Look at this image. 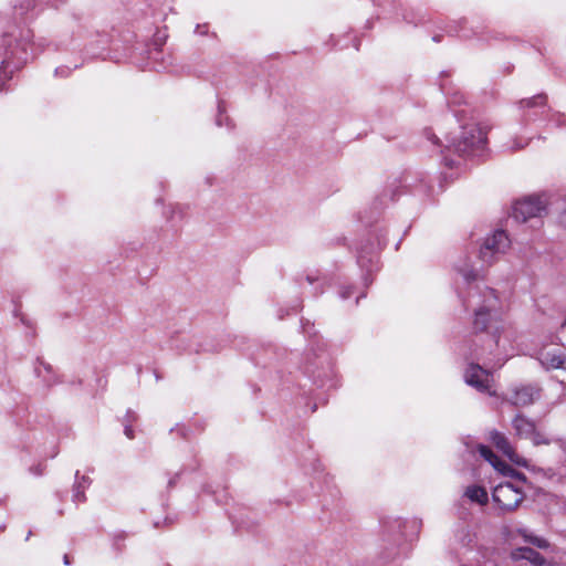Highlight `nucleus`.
<instances>
[{"instance_id": "1", "label": "nucleus", "mask_w": 566, "mask_h": 566, "mask_svg": "<svg viewBox=\"0 0 566 566\" xmlns=\"http://www.w3.org/2000/svg\"><path fill=\"white\" fill-rule=\"evenodd\" d=\"M461 274L469 283L464 306L472 307L474 313L472 328L476 347L472 354L478 358L505 354L514 342L516 332L503 317V306L497 293L480 282L471 284L478 277L473 270H463Z\"/></svg>"}, {"instance_id": "2", "label": "nucleus", "mask_w": 566, "mask_h": 566, "mask_svg": "<svg viewBox=\"0 0 566 566\" xmlns=\"http://www.w3.org/2000/svg\"><path fill=\"white\" fill-rule=\"evenodd\" d=\"M486 145V129L478 123L462 126L458 137L446 146L448 153H457L460 157L479 155Z\"/></svg>"}, {"instance_id": "3", "label": "nucleus", "mask_w": 566, "mask_h": 566, "mask_svg": "<svg viewBox=\"0 0 566 566\" xmlns=\"http://www.w3.org/2000/svg\"><path fill=\"white\" fill-rule=\"evenodd\" d=\"M29 40L30 36L28 34L13 46V36L11 34H6L0 39V91L10 77L11 71H8V69L11 65L18 67L20 63L28 60L27 49L30 45Z\"/></svg>"}, {"instance_id": "4", "label": "nucleus", "mask_w": 566, "mask_h": 566, "mask_svg": "<svg viewBox=\"0 0 566 566\" xmlns=\"http://www.w3.org/2000/svg\"><path fill=\"white\" fill-rule=\"evenodd\" d=\"M545 210L546 201L541 196H528L514 201L511 217L517 222L534 220L536 224H539Z\"/></svg>"}, {"instance_id": "5", "label": "nucleus", "mask_w": 566, "mask_h": 566, "mask_svg": "<svg viewBox=\"0 0 566 566\" xmlns=\"http://www.w3.org/2000/svg\"><path fill=\"white\" fill-rule=\"evenodd\" d=\"M511 245V241L503 230H496L491 235L486 237L480 248V259L486 264L491 265L497 260V256L504 254Z\"/></svg>"}, {"instance_id": "6", "label": "nucleus", "mask_w": 566, "mask_h": 566, "mask_svg": "<svg viewBox=\"0 0 566 566\" xmlns=\"http://www.w3.org/2000/svg\"><path fill=\"white\" fill-rule=\"evenodd\" d=\"M492 497L502 511L510 512L522 503L524 494L517 484L505 482L494 488Z\"/></svg>"}, {"instance_id": "7", "label": "nucleus", "mask_w": 566, "mask_h": 566, "mask_svg": "<svg viewBox=\"0 0 566 566\" xmlns=\"http://www.w3.org/2000/svg\"><path fill=\"white\" fill-rule=\"evenodd\" d=\"M464 380L469 386L474 387L480 392H486L489 395L495 394V391L492 390V374L489 370L482 368L480 365H469L464 373Z\"/></svg>"}, {"instance_id": "8", "label": "nucleus", "mask_w": 566, "mask_h": 566, "mask_svg": "<svg viewBox=\"0 0 566 566\" xmlns=\"http://www.w3.org/2000/svg\"><path fill=\"white\" fill-rule=\"evenodd\" d=\"M478 451H479L480 455L484 460H486L501 474H503L505 476L513 478L521 482H525V476L522 473L517 472L511 465H509L504 461L500 460L489 447H486L484 444H479Z\"/></svg>"}, {"instance_id": "9", "label": "nucleus", "mask_w": 566, "mask_h": 566, "mask_svg": "<svg viewBox=\"0 0 566 566\" xmlns=\"http://www.w3.org/2000/svg\"><path fill=\"white\" fill-rule=\"evenodd\" d=\"M538 360L546 369L566 370V349L554 346L544 347L538 353Z\"/></svg>"}, {"instance_id": "10", "label": "nucleus", "mask_w": 566, "mask_h": 566, "mask_svg": "<svg viewBox=\"0 0 566 566\" xmlns=\"http://www.w3.org/2000/svg\"><path fill=\"white\" fill-rule=\"evenodd\" d=\"M490 440L512 462H514V463H516L518 465H522V467H526L527 465V461L525 459H523L522 457H520L514 451V449L511 446L510 441L507 440V438L503 433H501L499 431H495V430L491 431L490 432Z\"/></svg>"}, {"instance_id": "11", "label": "nucleus", "mask_w": 566, "mask_h": 566, "mask_svg": "<svg viewBox=\"0 0 566 566\" xmlns=\"http://www.w3.org/2000/svg\"><path fill=\"white\" fill-rule=\"evenodd\" d=\"M539 391L535 386H522L513 390L510 401L515 406L524 407L537 400Z\"/></svg>"}, {"instance_id": "12", "label": "nucleus", "mask_w": 566, "mask_h": 566, "mask_svg": "<svg viewBox=\"0 0 566 566\" xmlns=\"http://www.w3.org/2000/svg\"><path fill=\"white\" fill-rule=\"evenodd\" d=\"M511 558L513 560L525 559L534 566H556L554 562L547 560L538 552L530 547H518L511 552Z\"/></svg>"}, {"instance_id": "13", "label": "nucleus", "mask_w": 566, "mask_h": 566, "mask_svg": "<svg viewBox=\"0 0 566 566\" xmlns=\"http://www.w3.org/2000/svg\"><path fill=\"white\" fill-rule=\"evenodd\" d=\"M34 373L45 386H52L57 382V377L52 366L43 360L38 359Z\"/></svg>"}, {"instance_id": "14", "label": "nucleus", "mask_w": 566, "mask_h": 566, "mask_svg": "<svg viewBox=\"0 0 566 566\" xmlns=\"http://www.w3.org/2000/svg\"><path fill=\"white\" fill-rule=\"evenodd\" d=\"M513 428L516 432V434L521 438H525V439H528L531 437V434H534V430L536 428L534 421H532L531 419L522 416V415H517L514 419H513Z\"/></svg>"}, {"instance_id": "15", "label": "nucleus", "mask_w": 566, "mask_h": 566, "mask_svg": "<svg viewBox=\"0 0 566 566\" xmlns=\"http://www.w3.org/2000/svg\"><path fill=\"white\" fill-rule=\"evenodd\" d=\"M464 496L471 502L485 505L489 501L488 492L483 486L470 485L464 491Z\"/></svg>"}, {"instance_id": "16", "label": "nucleus", "mask_w": 566, "mask_h": 566, "mask_svg": "<svg viewBox=\"0 0 566 566\" xmlns=\"http://www.w3.org/2000/svg\"><path fill=\"white\" fill-rule=\"evenodd\" d=\"M521 107L526 108H544L546 105V97L544 95H537L520 102Z\"/></svg>"}, {"instance_id": "17", "label": "nucleus", "mask_w": 566, "mask_h": 566, "mask_svg": "<svg viewBox=\"0 0 566 566\" xmlns=\"http://www.w3.org/2000/svg\"><path fill=\"white\" fill-rule=\"evenodd\" d=\"M518 533L523 536V538L526 542L535 545L538 548H547L548 547V542L546 539H544L542 537L530 535V534H527L526 530H518Z\"/></svg>"}, {"instance_id": "18", "label": "nucleus", "mask_w": 566, "mask_h": 566, "mask_svg": "<svg viewBox=\"0 0 566 566\" xmlns=\"http://www.w3.org/2000/svg\"><path fill=\"white\" fill-rule=\"evenodd\" d=\"M533 442L534 446H541V444H549L554 440L549 439L545 433L534 430V434H531L528 438Z\"/></svg>"}, {"instance_id": "19", "label": "nucleus", "mask_w": 566, "mask_h": 566, "mask_svg": "<svg viewBox=\"0 0 566 566\" xmlns=\"http://www.w3.org/2000/svg\"><path fill=\"white\" fill-rule=\"evenodd\" d=\"M216 124L218 126H230V118L224 114V111L221 106V104H219L218 106V116H217V119H216Z\"/></svg>"}, {"instance_id": "20", "label": "nucleus", "mask_w": 566, "mask_h": 566, "mask_svg": "<svg viewBox=\"0 0 566 566\" xmlns=\"http://www.w3.org/2000/svg\"><path fill=\"white\" fill-rule=\"evenodd\" d=\"M528 144V140H524V139H513V142L511 143L510 145V149L515 151V150H518V149H522L524 148L526 145Z\"/></svg>"}, {"instance_id": "21", "label": "nucleus", "mask_w": 566, "mask_h": 566, "mask_svg": "<svg viewBox=\"0 0 566 566\" xmlns=\"http://www.w3.org/2000/svg\"><path fill=\"white\" fill-rule=\"evenodd\" d=\"M83 489H84V484L82 482H78L76 488H75V492H74L75 501H83L84 500Z\"/></svg>"}, {"instance_id": "22", "label": "nucleus", "mask_w": 566, "mask_h": 566, "mask_svg": "<svg viewBox=\"0 0 566 566\" xmlns=\"http://www.w3.org/2000/svg\"><path fill=\"white\" fill-rule=\"evenodd\" d=\"M353 294V290L350 286L344 287L340 290L339 295L342 298H348Z\"/></svg>"}, {"instance_id": "23", "label": "nucleus", "mask_w": 566, "mask_h": 566, "mask_svg": "<svg viewBox=\"0 0 566 566\" xmlns=\"http://www.w3.org/2000/svg\"><path fill=\"white\" fill-rule=\"evenodd\" d=\"M55 73H56V75L67 76V75H70L71 70L66 66H62V67H57L55 70Z\"/></svg>"}, {"instance_id": "24", "label": "nucleus", "mask_w": 566, "mask_h": 566, "mask_svg": "<svg viewBox=\"0 0 566 566\" xmlns=\"http://www.w3.org/2000/svg\"><path fill=\"white\" fill-rule=\"evenodd\" d=\"M125 436L128 438V439H134V430H133V427L130 423H126L125 424Z\"/></svg>"}, {"instance_id": "25", "label": "nucleus", "mask_w": 566, "mask_h": 566, "mask_svg": "<svg viewBox=\"0 0 566 566\" xmlns=\"http://www.w3.org/2000/svg\"><path fill=\"white\" fill-rule=\"evenodd\" d=\"M136 419H137V416H136V413H135L134 411H130V410H129V411H127V413H126V418H125V421H126L127 423H132V422H134Z\"/></svg>"}, {"instance_id": "26", "label": "nucleus", "mask_w": 566, "mask_h": 566, "mask_svg": "<svg viewBox=\"0 0 566 566\" xmlns=\"http://www.w3.org/2000/svg\"><path fill=\"white\" fill-rule=\"evenodd\" d=\"M208 31V27L205 24V25H197L196 28V33L200 34V35H203L206 34Z\"/></svg>"}, {"instance_id": "27", "label": "nucleus", "mask_w": 566, "mask_h": 566, "mask_svg": "<svg viewBox=\"0 0 566 566\" xmlns=\"http://www.w3.org/2000/svg\"><path fill=\"white\" fill-rule=\"evenodd\" d=\"M444 161H446V165L449 166V167H453V166L458 165V163L455 160L449 159L448 155H444Z\"/></svg>"}, {"instance_id": "28", "label": "nucleus", "mask_w": 566, "mask_h": 566, "mask_svg": "<svg viewBox=\"0 0 566 566\" xmlns=\"http://www.w3.org/2000/svg\"><path fill=\"white\" fill-rule=\"evenodd\" d=\"M306 281L310 283V284H314L315 282L318 281V277L315 276V275H312V274H307L306 275Z\"/></svg>"}, {"instance_id": "29", "label": "nucleus", "mask_w": 566, "mask_h": 566, "mask_svg": "<svg viewBox=\"0 0 566 566\" xmlns=\"http://www.w3.org/2000/svg\"><path fill=\"white\" fill-rule=\"evenodd\" d=\"M556 442L559 444V448L566 453V440L557 439Z\"/></svg>"}, {"instance_id": "30", "label": "nucleus", "mask_w": 566, "mask_h": 566, "mask_svg": "<svg viewBox=\"0 0 566 566\" xmlns=\"http://www.w3.org/2000/svg\"><path fill=\"white\" fill-rule=\"evenodd\" d=\"M536 116H537V113H534V114L528 113L525 115V120L526 122L533 120Z\"/></svg>"}, {"instance_id": "31", "label": "nucleus", "mask_w": 566, "mask_h": 566, "mask_svg": "<svg viewBox=\"0 0 566 566\" xmlns=\"http://www.w3.org/2000/svg\"><path fill=\"white\" fill-rule=\"evenodd\" d=\"M358 263L360 266H365V258L363 255L358 256Z\"/></svg>"}, {"instance_id": "32", "label": "nucleus", "mask_w": 566, "mask_h": 566, "mask_svg": "<svg viewBox=\"0 0 566 566\" xmlns=\"http://www.w3.org/2000/svg\"><path fill=\"white\" fill-rule=\"evenodd\" d=\"M64 564L70 565V559L67 555H64Z\"/></svg>"}, {"instance_id": "33", "label": "nucleus", "mask_w": 566, "mask_h": 566, "mask_svg": "<svg viewBox=\"0 0 566 566\" xmlns=\"http://www.w3.org/2000/svg\"><path fill=\"white\" fill-rule=\"evenodd\" d=\"M562 327L565 328L566 327V318H565V322L562 324Z\"/></svg>"}, {"instance_id": "34", "label": "nucleus", "mask_w": 566, "mask_h": 566, "mask_svg": "<svg viewBox=\"0 0 566 566\" xmlns=\"http://www.w3.org/2000/svg\"><path fill=\"white\" fill-rule=\"evenodd\" d=\"M4 530V525H0V532Z\"/></svg>"}]
</instances>
